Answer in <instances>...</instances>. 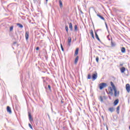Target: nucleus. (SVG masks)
Masks as SVG:
<instances>
[{"mask_svg":"<svg viewBox=\"0 0 130 130\" xmlns=\"http://www.w3.org/2000/svg\"><path fill=\"white\" fill-rule=\"evenodd\" d=\"M13 44L15 45V44H17V42H14Z\"/></svg>","mask_w":130,"mask_h":130,"instance_id":"nucleus-42","label":"nucleus"},{"mask_svg":"<svg viewBox=\"0 0 130 130\" xmlns=\"http://www.w3.org/2000/svg\"><path fill=\"white\" fill-rule=\"evenodd\" d=\"M64 102L62 101H61V103H63Z\"/></svg>","mask_w":130,"mask_h":130,"instance_id":"nucleus-48","label":"nucleus"},{"mask_svg":"<svg viewBox=\"0 0 130 130\" xmlns=\"http://www.w3.org/2000/svg\"><path fill=\"white\" fill-rule=\"evenodd\" d=\"M97 16H98V17H99V18H100V19H101V20H103V21H105V18H104V17H103V16H101L100 15V14H98Z\"/></svg>","mask_w":130,"mask_h":130,"instance_id":"nucleus-17","label":"nucleus"},{"mask_svg":"<svg viewBox=\"0 0 130 130\" xmlns=\"http://www.w3.org/2000/svg\"><path fill=\"white\" fill-rule=\"evenodd\" d=\"M7 112H9L10 114H12V109H11V107H10V106H7Z\"/></svg>","mask_w":130,"mask_h":130,"instance_id":"nucleus-10","label":"nucleus"},{"mask_svg":"<svg viewBox=\"0 0 130 130\" xmlns=\"http://www.w3.org/2000/svg\"><path fill=\"white\" fill-rule=\"evenodd\" d=\"M120 72H121V74H123V73H124V72H125V68H124V67L121 68Z\"/></svg>","mask_w":130,"mask_h":130,"instance_id":"nucleus-18","label":"nucleus"},{"mask_svg":"<svg viewBox=\"0 0 130 130\" xmlns=\"http://www.w3.org/2000/svg\"><path fill=\"white\" fill-rule=\"evenodd\" d=\"M60 46H61V49L62 51H64V49L63 48V47L62 46V44H60Z\"/></svg>","mask_w":130,"mask_h":130,"instance_id":"nucleus-30","label":"nucleus"},{"mask_svg":"<svg viewBox=\"0 0 130 130\" xmlns=\"http://www.w3.org/2000/svg\"><path fill=\"white\" fill-rule=\"evenodd\" d=\"M120 108V106H118L116 108V112H117V114H119V109Z\"/></svg>","mask_w":130,"mask_h":130,"instance_id":"nucleus-21","label":"nucleus"},{"mask_svg":"<svg viewBox=\"0 0 130 130\" xmlns=\"http://www.w3.org/2000/svg\"><path fill=\"white\" fill-rule=\"evenodd\" d=\"M117 94L118 96H119V91H117Z\"/></svg>","mask_w":130,"mask_h":130,"instance_id":"nucleus-40","label":"nucleus"},{"mask_svg":"<svg viewBox=\"0 0 130 130\" xmlns=\"http://www.w3.org/2000/svg\"><path fill=\"white\" fill-rule=\"evenodd\" d=\"M107 86H108L107 85V83L102 82L99 85V88L100 90H103V89H104V88H106V87H107Z\"/></svg>","mask_w":130,"mask_h":130,"instance_id":"nucleus-1","label":"nucleus"},{"mask_svg":"<svg viewBox=\"0 0 130 130\" xmlns=\"http://www.w3.org/2000/svg\"><path fill=\"white\" fill-rule=\"evenodd\" d=\"M65 29L66 30V32L67 33H69V27L68 26V25L65 26Z\"/></svg>","mask_w":130,"mask_h":130,"instance_id":"nucleus-25","label":"nucleus"},{"mask_svg":"<svg viewBox=\"0 0 130 130\" xmlns=\"http://www.w3.org/2000/svg\"><path fill=\"white\" fill-rule=\"evenodd\" d=\"M95 60L96 62L98 63V62H99V57L97 56L95 58Z\"/></svg>","mask_w":130,"mask_h":130,"instance_id":"nucleus-33","label":"nucleus"},{"mask_svg":"<svg viewBox=\"0 0 130 130\" xmlns=\"http://www.w3.org/2000/svg\"><path fill=\"white\" fill-rule=\"evenodd\" d=\"M112 89L114 91H116L117 89H116V87H115V85L113 86H112Z\"/></svg>","mask_w":130,"mask_h":130,"instance_id":"nucleus-34","label":"nucleus"},{"mask_svg":"<svg viewBox=\"0 0 130 130\" xmlns=\"http://www.w3.org/2000/svg\"><path fill=\"white\" fill-rule=\"evenodd\" d=\"M105 25H106V27L107 30H108V26L107 25V23L106 22H105Z\"/></svg>","mask_w":130,"mask_h":130,"instance_id":"nucleus-39","label":"nucleus"},{"mask_svg":"<svg viewBox=\"0 0 130 130\" xmlns=\"http://www.w3.org/2000/svg\"><path fill=\"white\" fill-rule=\"evenodd\" d=\"M25 39L26 41L29 39V31L25 32Z\"/></svg>","mask_w":130,"mask_h":130,"instance_id":"nucleus-15","label":"nucleus"},{"mask_svg":"<svg viewBox=\"0 0 130 130\" xmlns=\"http://www.w3.org/2000/svg\"><path fill=\"white\" fill-rule=\"evenodd\" d=\"M10 5H12V4H10L9 5H8V6H7V8H9V7H10Z\"/></svg>","mask_w":130,"mask_h":130,"instance_id":"nucleus-45","label":"nucleus"},{"mask_svg":"<svg viewBox=\"0 0 130 130\" xmlns=\"http://www.w3.org/2000/svg\"><path fill=\"white\" fill-rule=\"evenodd\" d=\"M71 42H72V38L71 37H69L68 38V45L69 46H71Z\"/></svg>","mask_w":130,"mask_h":130,"instance_id":"nucleus-11","label":"nucleus"},{"mask_svg":"<svg viewBox=\"0 0 130 130\" xmlns=\"http://www.w3.org/2000/svg\"><path fill=\"white\" fill-rule=\"evenodd\" d=\"M103 97H104V99H106V96H104Z\"/></svg>","mask_w":130,"mask_h":130,"instance_id":"nucleus-47","label":"nucleus"},{"mask_svg":"<svg viewBox=\"0 0 130 130\" xmlns=\"http://www.w3.org/2000/svg\"><path fill=\"white\" fill-rule=\"evenodd\" d=\"M16 25H17V26H18L19 27V28H22L23 27V26L21 23H18L16 24Z\"/></svg>","mask_w":130,"mask_h":130,"instance_id":"nucleus-22","label":"nucleus"},{"mask_svg":"<svg viewBox=\"0 0 130 130\" xmlns=\"http://www.w3.org/2000/svg\"><path fill=\"white\" fill-rule=\"evenodd\" d=\"M69 28L70 29V31H73V24L72 22L69 23Z\"/></svg>","mask_w":130,"mask_h":130,"instance_id":"nucleus-20","label":"nucleus"},{"mask_svg":"<svg viewBox=\"0 0 130 130\" xmlns=\"http://www.w3.org/2000/svg\"><path fill=\"white\" fill-rule=\"evenodd\" d=\"M98 51L101 52V50H98Z\"/></svg>","mask_w":130,"mask_h":130,"instance_id":"nucleus-51","label":"nucleus"},{"mask_svg":"<svg viewBox=\"0 0 130 130\" xmlns=\"http://www.w3.org/2000/svg\"><path fill=\"white\" fill-rule=\"evenodd\" d=\"M92 81H95L97 78H98V74L96 72H95V73L93 74L91 77Z\"/></svg>","mask_w":130,"mask_h":130,"instance_id":"nucleus-3","label":"nucleus"},{"mask_svg":"<svg viewBox=\"0 0 130 130\" xmlns=\"http://www.w3.org/2000/svg\"><path fill=\"white\" fill-rule=\"evenodd\" d=\"M94 33H95V38L97 39V40H98V41H99V42H100V43H101L102 44H103V43H102V42L99 38V37L98 36V35L97 34V32L95 31Z\"/></svg>","mask_w":130,"mask_h":130,"instance_id":"nucleus-5","label":"nucleus"},{"mask_svg":"<svg viewBox=\"0 0 130 130\" xmlns=\"http://www.w3.org/2000/svg\"><path fill=\"white\" fill-rule=\"evenodd\" d=\"M13 29H14V25H12L11 26H10V32H12V31H13Z\"/></svg>","mask_w":130,"mask_h":130,"instance_id":"nucleus-28","label":"nucleus"},{"mask_svg":"<svg viewBox=\"0 0 130 130\" xmlns=\"http://www.w3.org/2000/svg\"><path fill=\"white\" fill-rule=\"evenodd\" d=\"M62 129L63 130H68V126H64L62 127Z\"/></svg>","mask_w":130,"mask_h":130,"instance_id":"nucleus-32","label":"nucleus"},{"mask_svg":"<svg viewBox=\"0 0 130 130\" xmlns=\"http://www.w3.org/2000/svg\"><path fill=\"white\" fill-rule=\"evenodd\" d=\"M109 98L110 100H111V96H110V95H109Z\"/></svg>","mask_w":130,"mask_h":130,"instance_id":"nucleus-43","label":"nucleus"},{"mask_svg":"<svg viewBox=\"0 0 130 130\" xmlns=\"http://www.w3.org/2000/svg\"><path fill=\"white\" fill-rule=\"evenodd\" d=\"M91 74H89L88 75V76H87V79L88 80H90V79H91Z\"/></svg>","mask_w":130,"mask_h":130,"instance_id":"nucleus-31","label":"nucleus"},{"mask_svg":"<svg viewBox=\"0 0 130 130\" xmlns=\"http://www.w3.org/2000/svg\"><path fill=\"white\" fill-rule=\"evenodd\" d=\"M114 96L115 97H117L118 94H117V90H114Z\"/></svg>","mask_w":130,"mask_h":130,"instance_id":"nucleus-26","label":"nucleus"},{"mask_svg":"<svg viewBox=\"0 0 130 130\" xmlns=\"http://www.w3.org/2000/svg\"><path fill=\"white\" fill-rule=\"evenodd\" d=\"M48 2V0H46V5H47V2Z\"/></svg>","mask_w":130,"mask_h":130,"instance_id":"nucleus-44","label":"nucleus"},{"mask_svg":"<svg viewBox=\"0 0 130 130\" xmlns=\"http://www.w3.org/2000/svg\"><path fill=\"white\" fill-rule=\"evenodd\" d=\"M110 84H111V86H112V87H113V86H114V84L112 81L110 82Z\"/></svg>","mask_w":130,"mask_h":130,"instance_id":"nucleus-37","label":"nucleus"},{"mask_svg":"<svg viewBox=\"0 0 130 130\" xmlns=\"http://www.w3.org/2000/svg\"><path fill=\"white\" fill-rule=\"evenodd\" d=\"M109 111L112 113V112H114L115 111V108L114 107H110L108 109Z\"/></svg>","mask_w":130,"mask_h":130,"instance_id":"nucleus-9","label":"nucleus"},{"mask_svg":"<svg viewBox=\"0 0 130 130\" xmlns=\"http://www.w3.org/2000/svg\"><path fill=\"white\" fill-rule=\"evenodd\" d=\"M110 37V35H108L107 37V38L109 40V41H110V40H111Z\"/></svg>","mask_w":130,"mask_h":130,"instance_id":"nucleus-36","label":"nucleus"},{"mask_svg":"<svg viewBox=\"0 0 130 130\" xmlns=\"http://www.w3.org/2000/svg\"><path fill=\"white\" fill-rule=\"evenodd\" d=\"M107 94L108 95H111V96H113V89H112V87H109V92H107Z\"/></svg>","mask_w":130,"mask_h":130,"instance_id":"nucleus-4","label":"nucleus"},{"mask_svg":"<svg viewBox=\"0 0 130 130\" xmlns=\"http://www.w3.org/2000/svg\"><path fill=\"white\" fill-rule=\"evenodd\" d=\"M90 35H91L92 38H93V39H95V37L94 36V32H93L92 29H91L90 30Z\"/></svg>","mask_w":130,"mask_h":130,"instance_id":"nucleus-13","label":"nucleus"},{"mask_svg":"<svg viewBox=\"0 0 130 130\" xmlns=\"http://www.w3.org/2000/svg\"><path fill=\"white\" fill-rule=\"evenodd\" d=\"M129 129H130V125L129 126Z\"/></svg>","mask_w":130,"mask_h":130,"instance_id":"nucleus-52","label":"nucleus"},{"mask_svg":"<svg viewBox=\"0 0 130 130\" xmlns=\"http://www.w3.org/2000/svg\"><path fill=\"white\" fill-rule=\"evenodd\" d=\"M59 7H60V9H62V2H61V0H59Z\"/></svg>","mask_w":130,"mask_h":130,"instance_id":"nucleus-19","label":"nucleus"},{"mask_svg":"<svg viewBox=\"0 0 130 130\" xmlns=\"http://www.w3.org/2000/svg\"><path fill=\"white\" fill-rule=\"evenodd\" d=\"M118 103H119V100L118 99H117L114 101V106H116V105H117Z\"/></svg>","mask_w":130,"mask_h":130,"instance_id":"nucleus-7","label":"nucleus"},{"mask_svg":"<svg viewBox=\"0 0 130 130\" xmlns=\"http://www.w3.org/2000/svg\"><path fill=\"white\" fill-rule=\"evenodd\" d=\"M0 85H1V83H0Z\"/></svg>","mask_w":130,"mask_h":130,"instance_id":"nucleus-54","label":"nucleus"},{"mask_svg":"<svg viewBox=\"0 0 130 130\" xmlns=\"http://www.w3.org/2000/svg\"><path fill=\"white\" fill-rule=\"evenodd\" d=\"M121 51L122 52V53H125V48L124 47H122L121 49Z\"/></svg>","mask_w":130,"mask_h":130,"instance_id":"nucleus-24","label":"nucleus"},{"mask_svg":"<svg viewBox=\"0 0 130 130\" xmlns=\"http://www.w3.org/2000/svg\"><path fill=\"white\" fill-rule=\"evenodd\" d=\"M42 79H45V77H42Z\"/></svg>","mask_w":130,"mask_h":130,"instance_id":"nucleus-49","label":"nucleus"},{"mask_svg":"<svg viewBox=\"0 0 130 130\" xmlns=\"http://www.w3.org/2000/svg\"><path fill=\"white\" fill-rule=\"evenodd\" d=\"M36 50H39V47H37L36 48Z\"/></svg>","mask_w":130,"mask_h":130,"instance_id":"nucleus-41","label":"nucleus"},{"mask_svg":"<svg viewBox=\"0 0 130 130\" xmlns=\"http://www.w3.org/2000/svg\"><path fill=\"white\" fill-rule=\"evenodd\" d=\"M28 118L30 122L33 121V118H32V115H31L30 112H28Z\"/></svg>","mask_w":130,"mask_h":130,"instance_id":"nucleus-8","label":"nucleus"},{"mask_svg":"<svg viewBox=\"0 0 130 130\" xmlns=\"http://www.w3.org/2000/svg\"><path fill=\"white\" fill-rule=\"evenodd\" d=\"M99 48H101V47L98 46Z\"/></svg>","mask_w":130,"mask_h":130,"instance_id":"nucleus-50","label":"nucleus"},{"mask_svg":"<svg viewBox=\"0 0 130 130\" xmlns=\"http://www.w3.org/2000/svg\"><path fill=\"white\" fill-rule=\"evenodd\" d=\"M125 88H126V90L127 92L128 93H129V92H130V85H129V84H126Z\"/></svg>","mask_w":130,"mask_h":130,"instance_id":"nucleus-6","label":"nucleus"},{"mask_svg":"<svg viewBox=\"0 0 130 130\" xmlns=\"http://www.w3.org/2000/svg\"><path fill=\"white\" fill-rule=\"evenodd\" d=\"M79 54V48H77L74 54V56H77Z\"/></svg>","mask_w":130,"mask_h":130,"instance_id":"nucleus-14","label":"nucleus"},{"mask_svg":"<svg viewBox=\"0 0 130 130\" xmlns=\"http://www.w3.org/2000/svg\"><path fill=\"white\" fill-rule=\"evenodd\" d=\"M48 83L47 82L46 80H43V86L45 87V89L46 90V92H47L48 91V88H47V84Z\"/></svg>","mask_w":130,"mask_h":130,"instance_id":"nucleus-2","label":"nucleus"},{"mask_svg":"<svg viewBox=\"0 0 130 130\" xmlns=\"http://www.w3.org/2000/svg\"><path fill=\"white\" fill-rule=\"evenodd\" d=\"M99 100L101 101V102H103V98L102 96H100Z\"/></svg>","mask_w":130,"mask_h":130,"instance_id":"nucleus-29","label":"nucleus"},{"mask_svg":"<svg viewBox=\"0 0 130 130\" xmlns=\"http://www.w3.org/2000/svg\"><path fill=\"white\" fill-rule=\"evenodd\" d=\"M99 29H98L96 31H98Z\"/></svg>","mask_w":130,"mask_h":130,"instance_id":"nucleus-53","label":"nucleus"},{"mask_svg":"<svg viewBox=\"0 0 130 130\" xmlns=\"http://www.w3.org/2000/svg\"><path fill=\"white\" fill-rule=\"evenodd\" d=\"M78 61H79V56H76V57L75 58V59L74 60L75 64H77V63H78Z\"/></svg>","mask_w":130,"mask_h":130,"instance_id":"nucleus-16","label":"nucleus"},{"mask_svg":"<svg viewBox=\"0 0 130 130\" xmlns=\"http://www.w3.org/2000/svg\"><path fill=\"white\" fill-rule=\"evenodd\" d=\"M80 13H81V14H83L84 13L83 12V11H82V10L80 11Z\"/></svg>","mask_w":130,"mask_h":130,"instance_id":"nucleus-46","label":"nucleus"},{"mask_svg":"<svg viewBox=\"0 0 130 130\" xmlns=\"http://www.w3.org/2000/svg\"><path fill=\"white\" fill-rule=\"evenodd\" d=\"M28 126L31 128V129H33V127L32 126V125L31 124L28 123Z\"/></svg>","mask_w":130,"mask_h":130,"instance_id":"nucleus-35","label":"nucleus"},{"mask_svg":"<svg viewBox=\"0 0 130 130\" xmlns=\"http://www.w3.org/2000/svg\"><path fill=\"white\" fill-rule=\"evenodd\" d=\"M111 45L112 47H114L116 46V43H115V42L112 41V38H111Z\"/></svg>","mask_w":130,"mask_h":130,"instance_id":"nucleus-12","label":"nucleus"},{"mask_svg":"<svg viewBox=\"0 0 130 130\" xmlns=\"http://www.w3.org/2000/svg\"><path fill=\"white\" fill-rule=\"evenodd\" d=\"M33 2L34 3V4H38V1L37 0H33Z\"/></svg>","mask_w":130,"mask_h":130,"instance_id":"nucleus-38","label":"nucleus"},{"mask_svg":"<svg viewBox=\"0 0 130 130\" xmlns=\"http://www.w3.org/2000/svg\"><path fill=\"white\" fill-rule=\"evenodd\" d=\"M47 88L49 92H52V90L51 89V86H50V85H48Z\"/></svg>","mask_w":130,"mask_h":130,"instance_id":"nucleus-23","label":"nucleus"},{"mask_svg":"<svg viewBox=\"0 0 130 130\" xmlns=\"http://www.w3.org/2000/svg\"><path fill=\"white\" fill-rule=\"evenodd\" d=\"M74 30L76 31H78V25H75V26H74Z\"/></svg>","mask_w":130,"mask_h":130,"instance_id":"nucleus-27","label":"nucleus"}]
</instances>
